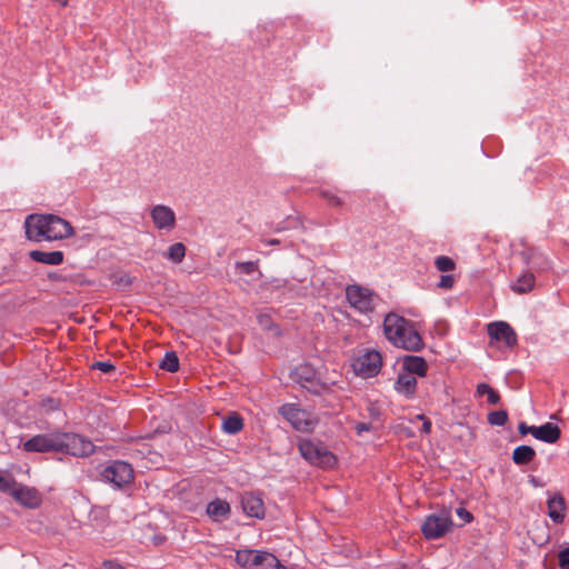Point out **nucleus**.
I'll return each mask as SVG.
<instances>
[{
	"label": "nucleus",
	"mask_w": 569,
	"mask_h": 569,
	"mask_svg": "<svg viewBox=\"0 0 569 569\" xmlns=\"http://www.w3.org/2000/svg\"><path fill=\"white\" fill-rule=\"evenodd\" d=\"M528 430H529V426L521 421L519 425H518V431L521 436H526L528 435Z\"/></svg>",
	"instance_id": "obj_46"
},
{
	"label": "nucleus",
	"mask_w": 569,
	"mask_h": 569,
	"mask_svg": "<svg viewBox=\"0 0 569 569\" xmlns=\"http://www.w3.org/2000/svg\"><path fill=\"white\" fill-rule=\"evenodd\" d=\"M160 368L169 372H176L179 369V358L176 352H166L163 359L160 361Z\"/></svg>",
	"instance_id": "obj_28"
},
{
	"label": "nucleus",
	"mask_w": 569,
	"mask_h": 569,
	"mask_svg": "<svg viewBox=\"0 0 569 569\" xmlns=\"http://www.w3.org/2000/svg\"><path fill=\"white\" fill-rule=\"evenodd\" d=\"M453 522L449 512L428 515L421 525V532L427 540H436L452 531Z\"/></svg>",
	"instance_id": "obj_8"
},
{
	"label": "nucleus",
	"mask_w": 569,
	"mask_h": 569,
	"mask_svg": "<svg viewBox=\"0 0 569 569\" xmlns=\"http://www.w3.org/2000/svg\"><path fill=\"white\" fill-rule=\"evenodd\" d=\"M236 562L247 569H287L273 553L264 550H238Z\"/></svg>",
	"instance_id": "obj_3"
},
{
	"label": "nucleus",
	"mask_w": 569,
	"mask_h": 569,
	"mask_svg": "<svg viewBox=\"0 0 569 569\" xmlns=\"http://www.w3.org/2000/svg\"><path fill=\"white\" fill-rule=\"evenodd\" d=\"M538 431H539V427L529 426L528 433L532 435L537 440H538Z\"/></svg>",
	"instance_id": "obj_49"
},
{
	"label": "nucleus",
	"mask_w": 569,
	"mask_h": 569,
	"mask_svg": "<svg viewBox=\"0 0 569 569\" xmlns=\"http://www.w3.org/2000/svg\"><path fill=\"white\" fill-rule=\"evenodd\" d=\"M29 257L31 260H33L36 262L49 264V266L61 264L63 262V258H64L62 251L46 252V251H41V250L30 251Z\"/></svg>",
	"instance_id": "obj_20"
},
{
	"label": "nucleus",
	"mask_w": 569,
	"mask_h": 569,
	"mask_svg": "<svg viewBox=\"0 0 569 569\" xmlns=\"http://www.w3.org/2000/svg\"><path fill=\"white\" fill-rule=\"evenodd\" d=\"M26 236L29 240L41 241L64 239L73 233L71 224L56 214H30L24 221Z\"/></svg>",
	"instance_id": "obj_1"
},
{
	"label": "nucleus",
	"mask_w": 569,
	"mask_h": 569,
	"mask_svg": "<svg viewBox=\"0 0 569 569\" xmlns=\"http://www.w3.org/2000/svg\"><path fill=\"white\" fill-rule=\"evenodd\" d=\"M382 366L381 355L376 350L366 349L352 363L356 375L363 378L376 376Z\"/></svg>",
	"instance_id": "obj_12"
},
{
	"label": "nucleus",
	"mask_w": 569,
	"mask_h": 569,
	"mask_svg": "<svg viewBox=\"0 0 569 569\" xmlns=\"http://www.w3.org/2000/svg\"><path fill=\"white\" fill-rule=\"evenodd\" d=\"M488 335L491 340L503 342L508 348L515 347L518 341L515 330L505 321L489 323Z\"/></svg>",
	"instance_id": "obj_15"
},
{
	"label": "nucleus",
	"mask_w": 569,
	"mask_h": 569,
	"mask_svg": "<svg viewBox=\"0 0 569 569\" xmlns=\"http://www.w3.org/2000/svg\"><path fill=\"white\" fill-rule=\"evenodd\" d=\"M530 482H531V483H533L535 486H537V485H538V483H537V480H536V478H535V477H531V478H530Z\"/></svg>",
	"instance_id": "obj_51"
},
{
	"label": "nucleus",
	"mask_w": 569,
	"mask_h": 569,
	"mask_svg": "<svg viewBox=\"0 0 569 569\" xmlns=\"http://www.w3.org/2000/svg\"><path fill=\"white\" fill-rule=\"evenodd\" d=\"M401 368L403 373H399L396 388H405L408 391L411 387H416L417 385L415 375L422 378L426 377L427 362L419 356H405L401 359Z\"/></svg>",
	"instance_id": "obj_5"
},
{
	"label": "nucleus",
	"mask_w": 569,
	"mask_h": 569,
	"mask_svg": "<svg viewBox=\"0 0 569 569\" xmlns=\"http://www.w3.org/2000/svg\"><path fill=\"white\" fill-rule=\"evenodd\" d=\"M222 429L229 435H236L243 429V419L240 415L232 412L223 419Z\"/></svg>",
	"instance_id": "obj_25"
},
{
	"label": "nucleus",
	"mask_w": 569,
	"mask_h": 569,
	"mask_svg": "<svg viewBox=\"0 0 569 569\" xmlns=\"http://www.w3.org/2000/svg\"><path fill=\"white\" fill-rule=\"evenodd\" d=\"M372 429V425L369 422H357L355 425V430L358 436H361L363 432L370 431Z\"/></svg>",
	"instance_id": "obj_41"
},
{
	"label": "nucleus",
	"mask_w": 569,
	"mask_h": 569,
	"mask_svg": "<svg viewBox=\"0 0 569 569\" xmlns=\"http://www.w3.org/2000/svg\"><path fill=\"white\" fill-rule=\"evenodd\" d=\"M476 391H495V390L491 389L489 387V385L481 382V383H478Z\"/></svg>",
	"instance_id": "obj_47"
},
{
	"label": "nucleus",
	"mask_w": 569,
	"mask_h": 569,
	"mask_svg": "<svg viewBox=\"0 0 569 569\" xmlns=\"http://www.w3.org/2000/svg\"><path fill=\"white\" fill-rule=\"evenodd\" d=\"M346 298L353 309L363 315L372 313L380 302L378 295L357 284L347 287Z\"/></svg>",
	"instance_id": "obj_6"
},
{
	"label": "nucleus",
	"mask_w": 569,
	"mask_h": 569,
	"mask_svg": "<svg viewBox=\"0 0 569 569\" xmlns=\"http://www.w3.org/2000/svg\"><path fill=\"white\" fill-rule=\"evenodd\" d=\"M487 420L491 426L502 427L508 421V412L506 410L490 411L487 416Z\"/></svg>",
	"instance_id": "obj_30"
},
{
	"label": "nucleus",
	"mask_w": 569,
	"mask_h": 569,
	"mask_svg": "<svg viewBox=\"0 0 569 569\" xmlns=\"http://www.w3.org/2000/svg\"><path fill=\"white\" fill-rule=\"evenodd\" d=\"M368 412L372 419H376L380 416V410L375 403H370L368 406Z\"/></svg>",
	"instance_id": "obj_45"
},
{
	"label": "nucleus",
	"mask_w": 569,
	"mask_h": 569,
	"mask_svg": "<svg viewBox=\"0 0 569 569\" xmlns=\"http://www.w3.org/2000/svg\"><path fill=\"white\" fill-rule=\"evenodd\" d=\"M548 516L555 523H562L566 518V501L561 493H555L547 501Z\"/></svg>",
	"instance_id": "obj_19"
},
{
	"label": "nucleus",
	"mask_w": 569,
	"mask_h": 569,
	"mask_svg": "<svg viewBox=\"0 0 569 569\" xmlns=\"http://www.w3.org/2000/svg\"><path fill=\"white\" fill-rule=\"evenodd\" d=\"M186 256V246L182 242L171 244L168 251L163 254L164 258L174 263H180Z\"/></svg>",
	"instance_id": "obj_26"
},
{
	"label": "nucleus",
	"mask_w": 569,
	"mask_h": 569,
	"mask_svg": "<svg viewBox=\"0 0 569 569\" xmlns=\"http://www.w3.org/2000/svg\"><path fill=\"white\" fill-rule=\"evenodd\" d=\"M230 505L222 499L216 498L214 500L210 501L207 506V515L213 520V521H221L222 519L227 518L230 513Z\"/></svg>",
	"instance_id": "obj_21"
},
{
	"label": "nucleus",
	"mask_w": 569,
	"mask_h": 569,
	"mask_svg": "<svg viewBox=\"0 0 569 569\" xmlns=\"http://www.w3.org/2000/svg\"><path fill=\"white\" fill-rule=\"evenodd\" d=\"M435 266L438 271L448 272L456 268L455 261L448 256H439L435 259Z\"/></svg>",
	"instance_id": "obj_31"
},
{
	"label": "nucleus",
	"mask_w": 569,
	"mask_h": 569,
	"mask_svg": "<svg viewBox=\"0 0 569 569\" xmlns=\"http://www.w3.org/2000/svg\"><path fill=\"white\" fill-rule=\"evenodd\" d=\"M103 569H124V567L116 560H104L102 562Z\"/></svg>",
	"instance_id": "obj_43"
},
{
	"label": "nucleus",
	"mask_w": 569,
	"mask_h": 569,
	"mask_svg": "<svg viewBox=\"0 0 569 569\" xmlns=\"http://www.w3.org/2000/svg\"><path fill=\"white\" fill-rule=\"evenodd\" d=\"M535 281L533 273L531 270H528L517 279V282L511 288L515 292L527 293L533 289Z\"/></svg>",
	"instance_id": "obj_24"
},
{
	"label": "nucleus",
	"mask_w": 569,
	"mask_h": 569,
	"mask_svg": "<svg viewBox=\"0 0 569 569\" xmlns=\"http://www.w3.org/2000/svg\"><path fill=\"white\" fill-rule=\"evenodd\" d=\"M538 431H539V427L529 426L528 433L532 435L537 440H538Z\"/></svg>",
	"instance_id": "obj_50"
},
{
	"label": "nucleus",
	"mask_w": 569,
	"mask_h": 569,
	"mask_svg": "<svg viewBox=\"0 0 569 569\" xmlns=\"http://www.w3.org/2000/svg\"><path fill=\"white\" fill-rule=\"evenodd\" d=\"M22 449L26 452H60V432L36 435L23 442Z\"/></svg>",
	"instance_id": "obj_11"
},
{
	"label": "nucleus",
	"mask_w": 569,
	"mask_h": 569,
	"mask_svg": "<svg viewBox=\"0 0 569 569\" xmlns=\"http://www.w3.org/2000/svg\"><path fill=\"white\" fill-rule=\"evenodd\" d=\"M457 516L462 520V525L470 523L473 520V516L466 508H458L456 510Z\"/></svg>",
	"instance_id": "obj_40"
},
{
	"label": "nucleus",
	"mask_w": 569,
	"mask_h": 569,
	"mask_svg": "<svg viewBox=\"0 0 569 569\" xmlns=\"http://www.w3.org/2000/svg\"><path fill=\"white\" fill-rule=\"evenodd\" d=\"M290 380L302 388L305 391H318L319 379L317 372L311 365L303 363L297 366L290 371Z\"/></svg>",
	"instance_id": "obj_13"
},
{
	"label": "nucleus",
	"mask_w": 569,
	"mask_h": 569,
	"mask_svg": "<svg viewBox=\"0 0 569 569\" xmlns=\"http://www.w3.org/2000/svg\"><path fill=\"white\" fill-rule=\"evenodd\" d=\"M558 561L561 569H569V547L559 551Z\"/></svg>",
	"instance_id": "obj_38"
},
{
	"label": "nucleus",
	"mask_w": 569,
	"mask_h": 569,
	"mask_svg": "<svg viewBox=\"0 0 569 569\" xmlns=\"http://www.w3.org/2000/svg\"><path fill=\"white\" fill-rule=\"evenodd\" d=\"M42 413H50L60 408V400L53 397H46L39 403Z\"/></svg>",
	"instance_id": "obj_32"
},
{
	"label": "nucleus",
	"mask_w": 569,
	"mask_h": 569,
	"mask_svg": "<svg viewBox=\"0 0 569 569\" xmlns=\"http://www.w3.org/2000/svg\"><path fill=\"white\" fill-rule=\"evenodd\" d=\"M301 224V221L297 217H287L283 221L279 222L273 231L274 232H281L284 230L296 229Z\"/></svg>",
	"instance_id": "obj_34"
},
{
	"label": "nucleus",
	"mask_w": 569,
	"mask_h": 569,
	"mask_svg": "<svg viewBox=\"0 0 569 569\" xmlns=\"http://www.w3.org/2000/svg\"><path fill=\"white\" fill-rule=\"evenodd\" d=\"M60 452L73 457H88L94 452V445L81 435L60 432Z\"/></svg>",
	"instance_id": "obj_9"
},
{
	"label": "nucleus",
	"mask_w": 569,
	"mask_h": 569,
	"mask_svg": "<svg viewBox=\"0 0 569 569\" xmlns=\"http://www.w3.org/2000/svg\"><path fill=\"white\" fill-rule=\"evenodd\" d=\"M278 412L299 432H312L318 425V418L297 403H284Z\"/></svg>",
	"instance_id": "obj_4"
},
{
	"label": "nucleus",
	"mask_w": 569,
	"mask_h": 569,
	"mask_svg": "<svg viewBox=\"0 0 569 569\" xmlns=\"http://www.w3.org/2000/svg\"><path fill=\"white\" fill-rule=\"evenodd\" d=\"M92 370H99L103 373L116 371V367L111 361H96L90 366Z\"/></svg>",
	"instance_id": "obj_36"
},
{
	"label": "nucleus",
	"mask_w": 569,
	"mask_h": 569,
	"mask_svg": "<svg viewBox=\"0 0 569 569\" xmlns=\"http://www.w3.org/2000/svg\"><path fill=\"white\" fill-rule=\"evenodd\" d=\"M262 242L268 246H278V244H280L281 241L279 239L272 238V239L262 240Z\"/></svg>",
	"instance_id": "obj_48"
},
{
	"label": "nucleus",
	"mask_w": 569,
	"mask_h": 569,
	"mask_svg": "<svg viewBox=\"0 0 569 569\" xmlns=\"http://www.w3.org/2000/svg\"><path fill=\"white\" fill-rule=\"evenodd\" d=\"M455 283V278L451 274H442L440 277V281L438 282V288L441 289H451Z\"/></svg>",
	"instance_id": "obj_39"
},
{
	"label": "nucleus",
	"mask_w": 569,
	"mask_h": 569,
	"mask_svg": "<svg viewBox=\"0 0 569 569\" xmlns=\"http://www.w3.org/2000/svg\"><path fill=\"white\" fill-rule=\"evenodd\" d=\"M16 486V479L11 475L0 470V491L11 495Z\"/></svg>",
	"instance_id": "obj_29"
},
{
	"label": "nucleus",
	"mask_w": 569,
	"mask_h": 569,
	"mask_svg": "<svg viewBox=\"0 0 569 569\" xmlns=\"http://www.w3.org/2000/svg\"><path fill=\"white\" fill-rule=\"evenodd\" d=\"M561 437L560 428L552 422L539 426L538 440L547 443H556Z\"/></svg>",
	"instance_id": "obj_22"
},
{
	"label": "nucleus",
	"mask_w": 569,
	"mask_h": 569,
	"mask_svg": "<svg viewBox=\"0 0 569 569\" xmlns=\"http://www.w3.org/2000/svg\"><path fill=\"white\" fill-rule=\"evenodd\" d=\"M100 475L106 482L116 488H122L133 480V468L126 461L113 460L103 468Z\"/></svg>",
	"instance_id": "obj_10"
},
{
	"label": "nucleus",
	"mask_w": 569,
	"mask_h": 569,
	"mask_svg": "<svg viewBox=\"0 0 569 569\" xmlns=\"http://www.w3.org/2000/svg\"><path fill=\"white\" fill-rule=\"evenodd\" d=\"M519 256L529 270L548 271L551 262L540 250L533 247H525Z\"/></svg>",
	"instance_id": "obj_14"
},
{
	"label": "nucleus",
	"mask_w": 569,
	"mask_h": 569,
	"mask_svg": "<svg viewBox=\"0 0 569 569\" xmlns=\"http://www.w3.org/2000/svg\"><path fill=\"white\" fill-rule=\"evenodd\" d=\"M242 511L251 518L263 519L266 516L264 503L261 493L243 492L240 498Z\"/></svg>",
	"instance_id": "obj_16"
},
{
	"label": "nucleus",
	"mask_w": 569,
	"mask_h": 569,
	"mask_svg": "<svg viewBox=\"0 0 569 569\" xmlns=\"http://www.w3.org/2000/svg\"><path fill=\"white\" fill-rule=\"evenodd\" d=\"M487 395H488L487 401L491 406L498 405L501 400L500 393H487Z\"/></svg>",
	"instance_id": "obj_44"
},
{
	"label": "nucleus",
	"mask_w": 569,
	"mask_h": 569,
	"mask_svg": "<svg viewBox=\"0 0 569 569\" xmlns=\"http://www.w3.org/2000/svg\"><path fill=\"white\" fill-rule=\"evenodd\" d=\"M418 419L423 421L422 422V427H421V432L426 433V435L430 433V431H431V421L428 418H426L423 415H418Z\"/></svg>",
	"instance_id": "obj_42"
},
{
	"label": "nucleus",
	"mask_w": 569,
	"mask_h": 569,
	"mask_svg": "<svg viewBox=\"0 0 569 569\" xmlns=\"http://www.w3.org/2000/svg\"><path fill=\"white\" fill-rule=\"evenodd\" d=\"M151 219L158 229L171 230L176 226V214L173 210L164 204H157L151 209Z\"/></svg>",
	"instance_id": "obj_17"
},
{
	"label": "nucleus",
	"mask_w": 569,
	"mask_h": 569,
	"mask_svg": "<svg viewBox=\"0 0 569 569\" xmlns=\"http://www.w3.org/2000/svg\"><path fill=\"white\" fill-rule=\"evenodd\" d=\"M386 338L396 347L418 351L423 347L422 338L406 318L390 312L383 319Z\"/></svg>",
	"instance_id": "obj_2"
},
{
	"label": "nucleus",
	"mask_w": 569,
	"mask_h": 569,
	"mask_svg": "<svg viewBox=\"0 0 569 569\" xmlns=\"http://www.w3.org/2000/svg\"><path fill=\"white\" fill-rule=\"evenodd\" d=\"M257 320H258V323L260 325V327L263 330L272 331L277 336L280 335V329H279L278 325H276L273 322L270 313H268V312H259L257 315Z\"/></svg>",
	"instance_id": "obj_27"
},
{
	"label": "nucleus",
	"mask_w": 569,
	"mask_h": 569,
	"mask_svg": "<svg viewBox=\"0 0 569 569\" xmlns=\"http://www.w3.org/2000/svg\"><path fill=\"white\" fill-rule=\"evenodd\" d=\"M11 496L28 508H37L41 503V497L34 488L19 486L13 489Z\"/></svg>",
	"instance_id": "obj_18"
},
{
	"label": "nucleus",
	"mask_w": 569,
	"mask_h": 569,
	"mask_svg": "<svg viewBox=\"0 0 569 569\" xmlns=\"http://www.w3.org/2000/svg\"><path fill=\"white\" fill-rule=\"evenodd\" d=\"M536 457V451L532 447L521 445L515 448L512 452V460L518 466L530 463Z\"/></svg>",
	"instance_id": "obj_23"
},
{
	"label": "nucleus",
	"mask_w": 569,
	"mask_h": 569,
	"mask_svg": "<svg viewBox=\"0 0 569 569\" xmlns=\"http://www.w3.org/2000/svg\"><path fill=\"white\" fill-rule=\"evenodd\" d=\"M272 292L279 291V290H286L288 292H293L295 288L291 283H289L286 279H273L268 283L267 287Z\"/></svg>",
	"instance_id": "obj_35"
},
{
	"label": "nucleus",
	"mask_w": 569,
	"mask_h": 569,
	"mask_svg": "<svg viewBox=\"0 0 569 569\" xmlns=\"http://www.w3.org/2000/svg\"><path fill=\"white\" fill-rule=\"evenodd\" d=\"M319 193L328 202L329 206L336 208L343 206L342 198L335 193L332 190L321 189Z\"/></svg>",
	"instance_id": "obj_33"
},
{
	"label": "nucleus",
	"mask_w": 569,
	"mask_h": 569,
	"mask_svg": "<svg viewBox=\"0 0 569 569\" xmlns=\"http://www.w3.org/2000/svg\"><path fill=\"white\" fill-rule=\"evenodd\" d=\"M299 450L311 465L332 468L337 463L336 456L322 442L305 440L300 443Z\"/></svg>",
	"instance_id": "obj_7"
},
{
	"label": "nucleus",
	"mask_w": 569,
	"mask_h": 569,
	"mask_svg": "<svg viewBox=\"0 0 569 569\" xmlns=\"http://www.w3.org/2000/svg\"><path fill=\"white\" fill-rule=\"evenodd\" d=\"M236 267L241 273L244 274H251L258 269L257 262L254 261L237 262Z\"/></svg>",
	"instance_id": "obj_37"
}]
</instances>
